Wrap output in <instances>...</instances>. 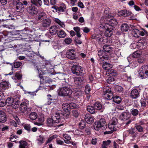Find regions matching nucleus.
<instances>
[{"label": "nucleus", "mask_w": 148, "mask_h": 148, "mask_svg": "<svg viewBox=\"0 0 148 148\" xmlns=\"http://www.w3.org/2000/svg\"><path fill=\"white\" fill-rule=\"evenodd\" d=\"M109 23H105L103 26L105 30V35L108 37H110L112 35L114 27L113 26L117 24V21L114 18L108 20Z\"/></svg>", "instance_id": "f257e3e1"}, {"label": "nucleus", "mask_w": 148, "mask_h": 148, "mask_svg": "<svg viewBox=\"0 0 148 148\" xmlns=\"http://www.w3.org/2000/svg\"><path fill=\"white\" fill-rule=\"evenodd\" d=\"M72 93L73 90L69 85L68 86H65L58 90V94L61 96L70 97Z\"/></svg>", "instance_id": "f03ea898"}, {"label": "nucleus", "mask_w": 148, "mask_h": 148, "mask_svg": "<svg viewBox=\"0 0 148 148\" xmlns=\"http://www.w3.org/2000/svg\"><path fill=\"white\" fill-rule=\"evenodd\" d=\"M119 124L117 119L116 117H113L108 123V128L111 130L106 131L105 132V134H111L113 131H115L117 130Z\"/></svg>", "instance_id": "7ed1b4c3"}, {"label": "nucleus", "mask_w": 148, "mask_h": 148, "mask_svg": "<svg viewBox=\"0 0 148 148\" xmlns=\"http://www.w3.org/2000/svg\"><path fill=\"white\" fill-rule=\"evenodd\" d=\"M94 127L96 130L106 129L107 126L105 120L104 119L101 118L99 121H96L94 123Z\"/></svg>", "instance_id": "20e7f679"}, {"label": "nucleus", "mask_w": 148, "mask_h": 148, "mask_svg": "<svg viewBox=\"0 0 148 148\" xmlns=\"http://www.w3.org/2000/svg\"><path fill=\"white\" fill-rule=\"evenodd\" d=\"M76 105L75 103H71L69 104L66 103H64L62 105V108L64 111V114L66 117L69 116L70 114V110L72 108L76 107Z\"/></svg>", "instance_id": "39448f33"}, {"label": "nucleus", "mask_w": 148, "mask_h": 148, "mask_svg": "<svg viewBox=\"0 0 148 148\" xmlns=\"http://www.w3.org/2000/svg\"><path fill=\"white\" fill-rule=\"evenodd\" d=\"M28 101L24 100L21 103L19 107V110L22 113L26 112L27 114L29 113V111H30V108H28Z\"/></svg>", "instance_id": "423d86ee"}, {"label": "nucleus", "mask_w": 148, "mask_h": 148, "mask_svg": "<svg viewBox=\"0 0 148 148\" xmlns=\"http://www.w3.org/2000/svg\"><path fill=\"white\" fill-rule=\"evenodd\" d=\"M52 117L54 119V121L58 123L60 122L61 118L64 119H66L67 118V117L65 116L64 113L62 112V111L60 110L56 111Z\"/></svg>", "instance_id": "0eeeda50"}, {"label": "nucleus", "mask_w": 148, "mask_h": 148, "mask_svg": "<svg viewBox=\"0 0 148 148\" xmlns=\"http://www.w3.org/2000/svg\"><path fill=\"white\" fill-rule=\"evenodd\" d=\"M72 72L77 75L82 76L84 74L83 69L79 66H74L72 68Z\"/></svg>", "instance_id": "6e6552de"}, {"label": "nucleus", "mask_w": 148, "mask_h": 148, "mask_svg": "<svg viewBox=\"0 0 148 148\" xmlns=\"http://www.w3.org/2000/svg\"><path fill=\"white\" fill-rule=\"evenodd\" d=\"M26 10L28 13L32 16L36 15L38 13L37 8L32 4L28 5Z\"/></svg>", "instance_id": "1a4fd4ad"}, {"label": "nucleus", "mask_w": 148, "mask_h": 148, "mask_svg": "<svg viewBox=\"0 0 148 148\" xmlns=\"http://www.w3.org/2000/svg\"><path fill=\"white\" fill-rule=\"evenodd\" d=\"M66 55V58L69 59L73 60L75 59L76 56L75 50L73 49L68 50Z\"/></svg>", "instance_id": "9d476101"}, {"label": "nucleus", "mask_w": 148, "mask_h": 148, "mask_svg": "<svg viewBox=\"0 0 148 148\" xmlns=\"http://www.w3.org/2000/svg\"><path fill=\"white\" fill-rule=\"evenodd\" d=\"M58 123H56L55 121H54V119L52 118H49L47 119V124L48 126L49 127H60L61 126V125H57L56 124Z\"/></svg>", "instance_id": "9b49d317"}, {"label": "nucleus", "mask_w": 148, "mask_h": 148, "mask_svg": "<svg viewBox=\"0 0 148 148\" xmlns=\"http://www.w3.org/2000/svg\"><path fill=\"white\" fill-rule=\"evenodd\" d=\"M10 87V84L9 82L3 81L0 83V89L2 90H5Z\"/></svg>", "instance_id": "f8f14e48"}, {"label": "nucleus", "mask_w": 148, "mask_h": 148, "mask_svg": "<svg viewBox=\"0 0 148 148\" xmlns=\"http://www.w3.org/2000/svg\"><path fill=\"white\" fill-rule=\"evenodd\" d=\"M131 117L130 114L127 111L122 112L120 116V119L123 121H126L129 119Z\"/></svg>", "instance_id": "ddd939ff"}, {"label": "nucleus", "mask_w": 148, "mask_h": 148, "mask_svg": "<svg viewBox=\"0 0 148 148\" xmlns=\"http://www.w3.org/2000/svg\"><path fill=\"white\" fill-rule=\"evenodd\" d=\"M37 70L38 71V72L39 74L38 77L40 79V82H42L41 80L42 79L43 82L47 83V81L45 80V79H48L49 77H44L42 75L45 74V71H43V70H40V71L38 70V68H37Z\"/></svg>", "instance_id": "4468645a"}, {"label": "nucleus", "mask_w": 148, "mask_h": 148, "mask_svg": "<svg viewBox=\"0 0 148 148\" xmlns=\"http://www.w3.org/2000/svg\"><path fill=\"white\" fill-rule=\"evenodd\" d=\"M66 8V5L64 3H62L60 4L59 7H55L54 9L58 12H64Z\"/></svg>", "instance_id": "2eb2a0df"}, {"label": "nucleus", "mask_w": 148, "mask_h": 148, "mask_svg": "<svg viewBox=\"0 0 148 148\" xmlns=\"http://www.w3.org/2000/svg\"><path fill=\"white\" fill-rule=\"evenodd\" d=\"M15 10L18 12H22L24 10V7L23 5V4L21 2H16Z\"/></svg>", "instance_id": "dca6fc26"}, {"label": "nucleus", "mask_w": 148, "mask_h": 148, "mask_svg": "<svg viewBox=\"0 0 148 148\" xmlns=\"http://www.w3.org/2000/svg\"><path fill=\"white\" fill-rule=\"evenodd\" d=\"M140 91L136 89H133L130 93V97L133 99H136L139 96Z\"/></svg>", "instance_id": "f3484780"}, {"label": "nucleus", "mask_w": 148, "mask_h": 148, "mask_svg": "<svg viewBox=\"0 0 148 148\" xmlns=\"http://www.w3.org/2000/svg\"><path fill=\"white\" fill-rule=\"evenodd\" d=\"M144 46V44L143 43L140 42H138L136 44L133 43L132 44L130 47L132 49H135L136 48L138 49H143V47Z\"/></svg>", "instance_id": "a211bd4d"}, {"label": "nucleus", "mask_w": 148, "mask_h": 148, "mask_svg": "<svg viewBox=\"0 0 148 148\" xmlns=\"http://www.w3.org/2000/svg\"><path fill=\"white\" fill-rule=\"evenodd\" d=\"M7 120L6 114L3 111L0 110V123H4Z\"/></svg>", "instance_id": "6ab92c4d"}, {"label": "nucleus", "mask_w": 148, "mask_h": 148, "mask_svg": "<svg viewBox=\"0 0 148 148\" xmlns=\"http://www.w3.org/2000/svg\"><path fill=\"white\" fill-rule=\"evenodd\" d=\"M46 15V14L44 12H40L36 17V19L38 22H40L45 18Z\"/></svg>", "instance_id": "aec40b11"}, {"label": "nucleus", "mask_w": 148, "mask_h": 148, "mask_svg": "<svg viewBox=\"0 0 148 148\" xmlns=\"http://www.w3.org/2000/svg\"><path fill=\"white\" fill-rule=\"evenodd\" d=\"M85 121L88 123H91L94 121L93 118L89 114H86L84 118Z\"/></svg>", "instance_id": "412c9836"}, {"label": "nucleus", "mask_w": 148, "mask_h": 148, "mask_svg": "<svg viewBox=\"0 0 148 148\" xmlns=\"http://www.w3.org/2000/svg\"><path fill=\"white\" fill-rule=\"evenodd\" d=\"M5 104L7 106H11L14 105V99L11 97H8L5 101Z\"/></svg>", "instance_id": "4be33fe9"}, {"label": "nucleus", "mask_w": 148, "mask_h": 148, "mask_svg": "<svg viewBox=\"0 0 148 148\" xmlns=\"http://www.w3.org/2000/svg\"><path fill=\"white\" fill-rule=\"evenodd\" d=\"M51 23V21L48 18L43 20L42 23V26L45 28H46L50 26Z\"/></svg>", "instance_id": "5701e85b"}, {"label": "nucleus", "mask_w": 148, "mask_h": 148, "mask_svg": "<svg viewBox=\"0 0 148 148\" xmlns=\"http://www.w3.org/2000/svg\"><path fill=\"white\" fill-rule=\"evenodd\" d=\"M108 56L107 55H105V56H103L102 57H100V58L98 60V61L99 63L103 64L106 62V60H108Z\"/></svg>", "instance_id": "b1692460"}, {"label": "nucleus", "mask_w": 148, "mask_h": 148, "mask_svg": "<svg viewBox=\"0 0 148 148\" xmlns=\"http://www.w3.org/2000/svg\"><path fill=\"white\" fill-rule=\"evenodd\" d=\"M131 13V12L126 10H121L119 12V14L120 15L125 17L130 15Z\"/></svg>", "instance_id": "393cba45"}, {"label": "nucleus", "mask_w": 148, "mask_h": 148, "mask_svg": "<svg viewBox=\"0 0 148 148\" xmlns=\"http://www.w3.org/2000/svg\"><path fill=\"white\" fill-rule=\"evenodd\" d=\"M49 31L51 35H55L58 32L57 27L56 26H53L50 27Z\"/></svg>", "instance_id": "a878e982"}, {"label": "nucleus", "mask_w": 148, "mask_h": 148, "mask_svg": "<svg viewBox=\"0 0 148 148\" xmlns=\"http://www.w3.org/2000/svg\"><path fill=\"white\" fill-rule=\"evenodd\" d=\"M38 121L39 123L36 122L35 123V124L36 125L40 126L42 125V123L44 120V118L43 115H42L40 116H39L38 118Z\"/></svg>", "instance_id": "bb28decb"}, {"label": "nucleus", "mask_w": 148, "mask_h": 148, "mask_svg": "<svg viewBox=\"0 0 148 148\" xmlns=\"http://www.w3.org/2000/svg\"><path fill=\"white\" fill-rule=\"evenodd\" d=\"M103 97L107 99L111 100L113 98V94L112 92L108 93H105L103 94Z\"/></svg>", "instance_id": "cd10ccee"}, {"label": "nucleus", "mask_w": 148, "mask_h": 148, "mask_svg": "<svg viewBox=\"0 0 148 148\" xmlns=\"http://www.w3.org/2000/svg\"><path fill=\"white\" fill-rule=\"evenodd\" d=\"M31 2L32 4L38 7L41 6L42 3L41 0H31Z\"/></svg>", "instance_id": "c85d7f7f"}, {"label": "nucleus", "mask_w": 148, "mask_h": 148, "mask_svg": "<svg viewBox=\"0 0 148 148\" xmlns=\"http://www.w3.org/2000/svg\"><path fill=\"white\" fill-rule=\"evenodd\" d=\"M106 73L110 76H115L117 75V72L116 70L113 69H110L107 71Z\"/></svg>", "instance_id": "c756f323"}, {"label": "nucleus", "mask_w": 148, "mask_h": 148, "mask_svg": "<svg viewBox=\"0 0 148 148\" xmlns=\"http://www.w3.org/2000/svg\"><path fill=\"white\" fill-rule=\"evenodd\" d=\"M102 67L104 69L108 71L110 70V69L112 68V65L110 64L107 63L106 62L103 64Z\"/></svg>", "instance_id": "7c9ffc66"}, {"label": "nucleus", "mask_w": 148, "mask_h": 148, "mask_svg": "<svg viewBox=\"0 0 148 148\" xmlns=\"http://www.w3.org/2000/svg\"><path fill=\"white\" fill-rule=\"evenodd\" d=\"M121 77L122 78L125 80L129 82L131 81L132 78L130 75H128L126 73H125L123 74Z\"/></svg>", "instance_id": "2f4dec72"}, {"label": "nucleus", "mask_w": 148, "mask_h": 148, "mask_svg": "<svg viewBox=\"0 0 148 148\" xmlns=\"http://www.w3.org/2000/svg\"><path fill=\"white\" fill-rule=\"evenodd\" d=\"M17 97V100H14V105H13L12 107L16 109L18 108V105L20 103V99L19 97Z\"/></svg>", "instance_id": "473e14b6"}, {"label": "nucleus", "mask_w": 148, "mask_h": 148, "mask_svg": "<svg viewBox=\"0 0 148 148\" xmlns=\"http://www.w3.org/2000/svg\"><path fill=\"white\" fill-rule=\"evenodd\" d=\"M139 31L137 29H134L132 31V35L135 37H139Z\"/></svg>", "instance_id": "72a5a7b5"}, {"label": "nucleus", "mask_w": 148, "mask_h": 148, "mask_svg": "<svg viewBox=\"0 0 148 148\" xmlns=\"http://www.w3.org/2000/svg\"><path fill=\"white\" fill-rule=\"evenodd\" d=\"M104 51L107 52H110L112 50V47L109 45H105L103 47Z\"/></svg>", "instance_id": "f704fd0d"}, {"label": "nucleus", "mask_w": 148, "mask_h": 148, "mask_svg": "<svg viewBox=\"0 0 148 148\" xmlns=\"http://www.w3.org/2000/svg\"><path fill=\"white\" fill-rule=\"evenodd\" d=\"M58 137L57 135L55 134L52 136H49L47 140L46 141V144L50 143L53 140L56 138Z\"/></svg>", "instance_id": "c9c22d12"}, {"label": "nucleus", "mask_w": 148, "mask_h": 148, "mask_svg": "<svg viewBox=\"0 0 148 148\" xmlns=\"http://www.w3.org/2000/svg\"><path fill=\"white\" fill-rule=\"evenodd\" d=\"M129 28V27L127 24H124L122 25L121 29L123 32H125L127 31Z\"/></svg>", "instance_id": "e433bc0d"}, {"label": "nucleus", "mask_w": 148, "mask_h": 148, "mask_svg": "<svg viewBox=\"0 0 148 148\" xmlns=\"http://www.w3.org/2000/svg\"><path fill=\"white\" fill-rule=\"evenodd\" d=\"M37 140L39 144H41L44 142L45 138L42 136L40 135L37 137Z\"/></svg>", "instance_id": "4c0bfd02"}, {"label": "nucleus", "mask_w": 148, "mask_h": 148, "mask_svg": "<svg viewBox=\"0 0 148 148\" xmlns=\"http://www.w3.org/2000/svg\"><path fill=\"white\" fill-rule=\"evenodd\" d=\"M37 116V114L35 112H32L29 115V117L30 119L33 120H35Z\"/></svg>", "instance_id": "58836bf2"}, {"label": "nucleus", "mask_w": 148, "mask_h": 148, "mask_svg": "<svg viewBox=\"0 0 148 148\" xmlns=\"http://www.w3.org/2000/svg\"><path fill=\"white\" fill-rule=\"evenodd\" d=\"M94 106L95 109L98 110H101L102 106L101 104L98 102L95 103L94 104Z\"/></svg>", "instance_id": "ea45409f"}, {"label": "nucleus", "mask_w": 148, "mask_h": 148, "mask_svg": "<svg viewBox=\"0 0 148 148\" xmlns=\"http://www.w3.org/2000/svg\"><path fill=\"white\" fill-rule=\"evenodd\" d=\"M95 108L90 106H88L87 108L88 111L91 114H93L95 113Z\"/></svg>", "instance_id": "a19ab883"}, {"label": "nucleus", "mask_w": 148, "mask_h": 148, "mask_svg": "<svg viewBox=\"0 0 148 148\" xmlns=\"http://www.w3.org/2000/svg\"><path fill=\"white\" fill-rule=\"evenodd\" d=\"M57 34L58 36L60 38H64L66 36V33L63 30L59 31V32Z\"/></svg>", "instance_id": "79ce46f5"}, {"label": "nucleus", "mask_w": 148, "mask_h": 148, "mask_svg": "<svg viewBox=\"0 0 148 148\" xmlns=\"http://www.w3.org/2000/svg\"><path fill=\"white\" fill-rule=\"evenodd\" d=\"M102 36L100 34H94L92 36V38L96 40L97 41H101Z\"/></svg>", "instance_id": "37998d69"}, {"label": "nucleus", "mask_w": 148, "mask_h": 148, "mask_svg": "<svg viewBox=\"0 0 148 148\" xmlns=\"http://www.w3.org/2000/svg\"><path fill=\"white\" fill-rule=\"evenodd\" d=\"M112 98L113 101L116 103L119 104L121 101V98L118 96H116L114 97H113Z\"/></svg>", "instance_id": "c03bdc74"}, {"label": "nucleus", "mask_w": 148, "mask_h": 148, "mask_svg": "<svg viewBox=\"0 0 148 148\" xmlns=\"http://www.w3.org/2000/svg\"><path fill=\"white\" fill-rule=\"evenodd\" d=\"M73 29L76 32L77 36L80 38L81 37V35L79 33L80 30V28L78 27H75L73 28Z\"/></svg>", "instance_id": "a18cd8bd"}, {"label": "nucleus", "mask_w": 148, "mask_h": 148, "mask_svg": "<svg viewBox=\"0 0 148 148\" xmlns=\"http://www.w3.org/2000/svg\"><path fill=\"white\" fill-rule=\"evenodd\" d=\"M20 145L19 148H26L27 143L26 142L24 141H19Z\"/></svg>", "instance_id": "49530a36"}, {"label": "nucleus", "mask_w": 148, "mask_h": 148, "mask_svg": "<svg viewBox=\"0 0 148 148\" xmlns=\"http://www.w3.org/2000/svg\"><path fill=\"white\" fill-rule=\"evenodd\" d=\"M145 35L148 36V32L145 29H143L142 30L139 31V36L140 35L142 36H143Z\"/></svg>", "instance_id": "de8ad7c7"}, {"label": "nucleus", "mask_w": 148, "mask_h": 148, "mask_svg": "<svg viewBox=\"0 0 148 148\" xmlns=\"http://www.w3.org/2000/svg\"><path fill=\"white\" fill-rule=\"evenodd\" d=\"M103 93H109L111 92V88L108 86H105L103 89Z\"/></svg>", "instance_id": "09e8293b"}, {"label": "nucleus", "mask_w": 148, "mask_h": 148, "mask_svg": "<svg viewBox=\"0 0 148 148\" xmlns=\"http://www.w3.org/2000/svg\"><path fill=\"white\" fill-rule=\"evenodd\" d=\"M131 112L133 116H136L138 115L139 111L137 109H133L131 110Z\"/></svg>", "instance_id": "8fccbe9b"}, {"label": "nucleus", "mask_w": 148, "mask_h": 148, "mask_svg": "<svg viewBox=\"0 0 148 148\" xmlns=\"http://www.w3.org/2000/svg\"><path fill=\"white\" fill-rule=\"evenodd\" d=\"M22 65V63L21 62H15L14 63V68H18Z\"/></svg>", "instance_id": "3c124183"}, {"label": "nucleus", "mask_w": 148, "mask_h": 148, "mask_svg": "<svg viewBox=\"0 0 148 148\" xmlns=\"http://www.w3.org/2000/svg\"><path fill=\"white\" fill-rule=\"evenodd\" d=\"M135 127L137 130L140 132H142L143 131V128L141 126L138 125L137 124H135Z\"/></svg>", "instance_id": "603ef678"}, {"label": "nucleus", "mask_w": 148, "mask_h": 148, "mask_svg": "<svg viewBox=\"0 0 148 148\" xmlns=\"http://www.w3.org/2000/svg\"><path fill=\"white\" fill-rule=\"evenodd\" d=\"M115 79L112 77H109L107 80V83L110 84H113L114 83Z\"/></svg>", "instance_id": "864d4df0"}, {"label": "nucleus", "mask_w": 148, "mask_h": 148, "mask_svg": "<svg viewBox=\"0 0 148 148\" xmlns=\"http://www.w3.org/2000/svg\"><path fill=\"white\" fill-rule=\"evenodd\" d=\"M140 53L138 51H136L134 52L132 54V56L134 58H136L138 57L140 55Z\"/></svg>", "instance_id": "5fc2aeb1"}, {"label": "nucleus", "mask_w": 148, "mask_h": 148, "mask_svg": "<svg viewBox=\"0 0 148 148\" xmlns=\"http://www.w3.org/2000/svg\"><path fill=\"white\" fill-rule=\"evenodd\" d=\"M74 97H76L77 98H79L80 96H81L82 94V92L80 90H78L77 91L75 92L74 93Z\"/></svg>", "instance_id": "6e6d98bb"}, {"label": "nucleus", "mask_w": 148, "mask_h": 148, "mask_svg": "<svg viewBox=\"0 0 148 148\" xmlns=\"http://www.w3.org/2000/svg\"><path fill=\"white\" fill-rule=\"evenodd\" d=\"M63 137L65 138V139L67 140V141L66 142H65V143H68V142L69 140L71 139V138L70 136H69L68 134H63Z\"/></svg>", "instance_id": "4d7b16f0"}, {"label": "nucleus", "mask_w": 148, "mask_h": 148, "mask_svg": "<svg viewBox=\"0 0 148 148\" xmlns=\"http://www.w3.org/2000/svg\"><path fill=\"white\" fill-rule=\"evenodd\" d=\"M79 113L77 110H73L72 111V114L75 117H77L79 115Z\"/></svg>", "instance_id": "13d9d810"}, {"label": "nucleus", "mask_w": 148, "mask_h": 148, "mask_svg": "<svg viewBox=\"0 0 148 148\" xmlns=\"http://www.w3.org/2000/svg\"><path fill=\"white\" fill-rule=\"evenodd\" d=\"M105 53L104 50H100L98 52V55L99 57H102L103 56H105Z\"/></svg>", "instance_id": "bf43d9fd"}, {"label": "nucleus", "mask_w": 148, "mask_h": 148, "mask_svg": "<svg viewBox=\"0 0 148 148\" xmlns=\"http://www.w3.org/2000/svg\"><path fill=\"white\" fill-rule=\"evenodd\" d=\"M90 90V86L88 85H86L85 87V92L87 94H88L89 93Z\"/></svg>", "instance_id": "052dcab7"}, {"label": "nucleus", "mask_w": 148, "mask_h": 148, "mask_svg": "<svg viewBox=\"0 0 148 148\" xmlns=\"http://www.w3.org/2000/svg\"><path fill=\"white\" fill-rule=\"evenodd\" d=\"M22 75L20 74L18 72H17L15 74V77H16L18 80L21 79L22 77Z\"/></svg>", "instance_id": "680f3d73"}, {"label": "nucleus", "mask_w": 148, "mask_h": 148, "mask_svg": "<svg viewBox=\"0 0 148 148\" xmlns=\"http://www.w3.org/2000/svg\"><path fill=\"white\" fill-rule=\"evenodd\" d=\"M126 132L129 134L133 135L135 132V130L133 128H132L129 130H127Z\"/></svg>", "instance_id": "e2e57ef3"}, {"label": "nucleus", "mask_w": 148, "mask_h": 148, "mask_svg": "<svg viewBox=\"0 0 148 148\" xmlns=\"http://www.w3.org/2000/svg\"><path fill=\"white\" fill-rule=\"evenodd\" d=\"M77 81H79V82L80 83L84 81V79L83 77H76V82Z\"/></svg>", "instance_id": "0e129e2a"}, {"label": "nucleus", "mask_w": 148, "mask_h": 148, "mask_svg": "<svg viewBox=\"0 0 148 148\" xmlns=\"http://www.w3.org/2000/svg\"><path fill=\"white\" fill-rule=\"evenodd\" d=\"M65 43L67 44H69L72 41V39L70 38H67L65 39L64 40Z\"/></svg>", "instance_id": "69168bd1"}, {"label": "nucleus", "mask_w": 148, "mask_h": 148, "mask_svg": "<svg viewBox=\"0 0 148 148\" xmlns=\"http://www.w3.org/2000/svg\"><path fill=\"white\" fill-rule=\"evenodd\" d=\"M116 90L119 92H121L123 90V88L120 86H117L116 87Z\"/></svg>", "instance_id": "338daca9"}, {"label": "nucleus", "mask_w": 148, "mask_h": 148, "mask_svg": "<svg viewBox=\"0 0 148 148\" xmlns=\"http://www.w3.org/2000/svg\"><path fill=\"white\" fill-rule=\"evenodd\" d=\"M85 123L84 122H82L79 123V125L80 129H83L85 127Z\"/></svg>", "instance_id": "774afa93"}]
</instances>
